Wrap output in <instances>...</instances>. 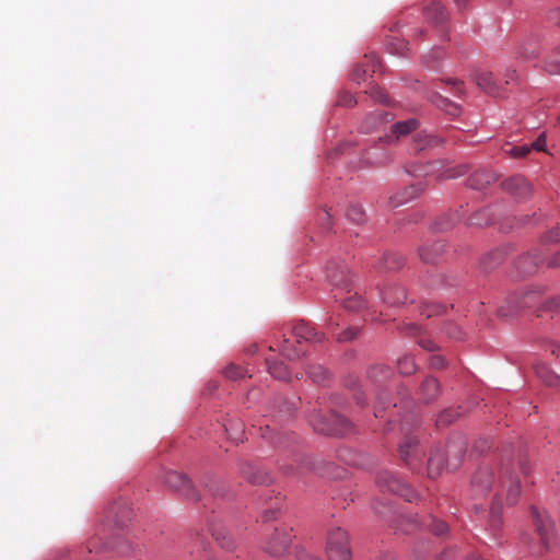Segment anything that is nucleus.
<instances>
[{"label":"nucleus","mask_w":560,"mask_h":560,"mask_svg":"<svg viewBox=\"0 0 560 560\" xmlns=\"http://www.w3.org/2000/svg\"><path fill=\"white\" fill-rule=\"evenodd\" d=\"M397 368L399 370V373L402 375H410L417 369L413 359L409 355H404L399 358L397 361Z\"/></svg>","instance_id":"37"},{"label":"nucleus","mask_w":560,"mask_h":560,"mask_svg":"<svg viewBox=\"0 0 560 560\" xmlns=\"http://www.w3.org/2000/svg\"><path fill=\"white\" fill-rule=\"evenodd\" d=\"M502 186L508 194L518 199L527 198L532 194L530 184L521 175L505 179Z\"/></svg>","instance_id":"12"},{"label":"nucleus","mask_w":560,"mask_h":560,"mask_svg":"<svg viewBox=\"0 0 560 560\" xmlns=\"http://www.w3.org/2000/svg\"><path fill=\"white\" fill-rule=\"evenodd\" d=\"M242 474L250 483L254 485H262L269 480V477L266 472L249 464H246L242 467Z\"/></svg>","instance_id":"24"},{"label":"nucleus","mask_w":560,"mask_h":560,"mask_svg":"<svg viewBox=\"0 0 560 560\" xmlns=\"http://www.w3.org/2000/svg\"><path fill=\"white\" fill-rule=\"evenodd\" d=\"M326 275L332 285L339 287L347 284L349 270L342 261L331 260L326 266Z\"/></svg>","instance_id":"13"},{"label":"nucleus","mask_w":560,"mask_h":560,"mask_svg":"<svg viewBox=\"0 0 560 560\" xmlns=\"http://www.w3.org/2000/svg\"><path fill=\"white\" fill-rule=\"evenodd\" d=\"M430 365L433 369H442V368H444V365H445L444 358L442 355H440V354H433L430 358Z\"/></svg>","instance_id":"52"},{"label":"nucleus","mask_w":560,"mask_h":560,"mask_svg":"<svg viewBox=\"0 0 560 560\" xmlns=\"http://www.w3.org/2000/svg\"><path fill=\"white\" fill-rule=\"evenodd\" d=\"M261 436L264 439H269L273 441L275 444H281L282 443V435L280 433H275L269 424L266 425L265 431L262 432Z\"/></svg>","instance_id":"50"},{"label":"nucleus","mask_w":560,"mask_h":560,"mask_svg":"<svg viewBox=\"0 0 560 560\" xmlns=\"http://www.w3.org/2000/svg\"><path fill=\"white\" fill-rule=\"evenodd\" d=\"M434 535H443L447 530V525L443 521H438L434 517H430L429 524L425 525Z\"/></svg>","instance_id":"43"},{"label":"nucleus","mask_w":560,"mask_h":560,"mask_svg":"<svg viewBox=\"0 0 560 560\" xmlns=\"http://www.w3.org/2000/svg\"><path fill=\"white\" fill-rule=\"evenodd\" d=\"M388 45L390 51L399 56H404L405 52L408 50V43L404 39L394 38L393 42H390Z\"/></svg>","instance_id":"47"},{"label":"nucleus","mask_w":560,"mask_h":560,"mask_svg":"<svg viewBox=\"0 0 560 560\" xmlns=\"http://www.w3.org/2000/svg\"><path fill=\"white\" fill-rule=\"evenodd\" d=\"M299 558H300V560H319L317 557L312 556V555H310V553H304V552H303V553H301V555L299 556Z\"/></svg>","instance_id":"64"},{"label":"nucleus","mask_w":560,"mask_h":560,"mask_svg":"<svg viewBox=\"0 0 560 560\" xmlns=\"http://www.w3.org/2000/svg\"><path fill=\"white\" fill-rule=\"evenodd\" d=\"M269 373L277 380L288 381L290 380V373L287 365L282 361L266 359Z\"/></svg>","instance_id":"25"},{"label":"nucleus","mask_w":560,"mask_h":560,"mask_svg":"<svg viewBox=\"0 0 560 560\" xmlns=\"http://www.w3.org/2000/svg\"><path fill=\"white\" fill-rule=\"evenodd\" d=\"M280 413H284V416H291L293 412V404L284 401L279 410Z\"/></svg>","instance_id":"60"},{"label":"nucleus","mask_w":560,"mask_h":560,"mask_svg":"<svg viewBox=\"0 0 560 560\" xmlns=\"http://www.w3.org/2000/svg\"><path fill=\"white\" fill-rule=\"evenodd\" d=\"M306 373L316 384H322L327 378V371L322 365H310Z\"/></svg>","instance_id":"36"},{"label":"nucleus","mask_w":560,"mask_h":560,"mask_svg":"<svg viewBox=\"0 0 560 560\" xmlns=\"http://www.w3.org/2000/svg\"><path fill=\"white\" fill-rule=\"evenodd\" d=\"M358 331V328L349 327L340 334L336 335V338L340 342L351 341L357 337Z\"/></svg>","instance_id":"49"},{"label":"nucleus","mask_w":560,"mask_h":560,"mask_svg":"<svg viewBox=\"0 0 560 560\" xmlns=\"http://www.w3.org/2000/svg\"><path fill=\"white\" fill-rule=\"evenodd\" d=\"M442 139L438 136L428 133L427 131L418 132L413 138V144L416 151H422L440 145Z\"/></svg>","instance_id":"19"},{"label":"nucleus","mask_w":560,"mask_h":560,"mask_svg":"<svg viewBox=\"0 0 560 560\" xmlns=\"http://www.w3.org/2000/svg\"><path fill=\"white\" fill-rule=\"evenodd\" d=\"M548 266L552 268L560 267V250L548 261Z\"/></svg>","instance_id":"61"},{"label":"nucleus","mask_w":560,"mask_h":560,"mask_svg":"<svg viewBox=\"0 0 560 560\" xmlns=\"http://www.w3.org/2000/svg\"><path fill=\"white\" fill-rule=\"evenodd\" d=\"M225 432L234 443H241L244 440V425L240 421H230L225 425Z\"/></svg>","instance_id":"32"},{"label":"nucleus","mask_w":560,"mask_h":560,"mask_svg":"<svg viewBox=\"0 0 560 560\" xmlns=\"http://www.w3.org/2000/svg\"><path fill=\"white\" fill-rule=\"evenodd\" d=\"M347 218L354 223H362L365 220V213L361 206L352 205L347 210Z\"/></svg>","instance_id":"39"},{"label":"nucleus","mask_w":560,"mask_h":560,"mask_svg":"<svg viewBox=\"0 0 560 560\" xmlns=\"http://www.w3.org/2000/svg\"><path fill=\"white\" fill-rule=\"evenodd\" d=\"M445 456L442 452L435 451L428 459V475L430 478H436L442 470Z\"/></svg>","instance_id":"26"},{"label":"nucleus","mask_w":560,"mask_h":560,"mask_svg":"<svg viewBox=\"0 0 560 560\" xmlns=\"http://www.w3.org/2000/svg\"><path fill=\"white\" fill-rule=\"evenodd\" d=\"M550 243H560V228H555L550 231H548L541 238V247L542 249L546 244Z\"/></svg>","instance_id":"45"},{"label":"nucleus","mask_w":560,"mask_h":560,"mask_svg":"<svg viewBox=\"0 0 560 560\" xmlns=\"http://www.w3.org/2000/svg\"><path fill=\"white\" fill-rule=\"evenodd\" d=\"M445 312V307L439 304L428 303L423 305L421 314L427 318H430L434 315H439Z\"/></svg>","instance_id":"44"},{"label":"nucleus","mask_w":560,"mask_h":560,"mask_svg":"<svg viewBox=\"0 0 560 560\" xmlns=\"http://www.w3.org/2000/svg\"><path fill=\"white\" fill-rule=\"evenodd\" d=\"M518 468H520V471L526 476L528 474V468H527V465H526V460L524 458H521L518 460Z\"/></svg>","instance_id":"63"},{"label":"nucleus","mask_w":560,"mask_h":560,"mask_svg":"<svg viewBox=\"0 0 560 560\" xmlns=\"http://www.w3.org/2000/svg\"><path fill=\"white\" fill-rule=\"evenodd\" d=\"M308 421L315 431L326 435L341 436L349 433L352 428L346 418L332 411L326 413L313 411Z\"/></svg>","instance_id":"4"},{"label":"nucleus","mask_w":560,"mask_h":560,"mask_svg":"<svg viewBox=\"0 0 560 560\" xmlns=\"http://www.w3.org/2000/svg\"><path fill=\"white\" fill-rule=\"evenodd\" d=\"M424 14L430 22L436 25H441L447 20L446 11L440 2H432L427 7Z\"/></svg>","instance_id":"22"},{"label":"nucleus","mask_w":560,"mask_h":560,"mask_svg":"<svg viewBox=\"0 0 560 560\" xmlns=\"http://www.w3.org/2000/svg\"><path fill=\"white\" fill-rule=\"evenodd\" d=\"M280 353L289 360L299 359L303 351L301 349L294 348L288 338H283L281 345L279 346Z\"/></svg>","instance_id":"34"},{"label":"nucleus","mask_w":560,"mask_h":560,"mask_svg":"<svg viewBox=\"0 0 560 560\" xmlns=\"http://www.w3.org/2000/svg\"><path fill=\"white\" fill-rule=\"evenodd\" d=\"M339 103L343 106L350 107L353 106L357 102L351 94L345 93L341 95Z\"/></svg>","instance_id":"53"},{"label":"nucleus","mask_w":560,"mask_h":560,"mask_svg":"<svg viewBox=\"0 0 560 560\" xmlns=\"http://www.w3.org/2000/svg\"><path fill=\"white\" fill-rule=\"evenodd\" d=\"M277 512H278V509L273 508V506H271L270 509L264 511V513L261 514L262 522H268L270 520L276 518Z\"/></svg>","instance_id":"54"},{"label":"nucleus","mask_w":560,"mask_h":560,"mask_svg":"<svg viewBox=\"0 0 560 560\" xmlns=\"http://www.w3.org/2000/svg\"><path fill=\"white\" fill-rule=\"evenodd\" d=\"M377 485L381 489L393 492L411 502L417 498V493L406 485L401 479L390 471H382L377 476Z\"/></svg>","instance_id":"8"},{"label":"nucleus","mask_w":560,"mask_h":560,"mask_svg":"<svg viewBox=\"0 0 560 560\" xmlns=\"http://www.w3.org/2000/svg\"><path fill=\"white\" fill-rule=\"evenodd\" d=\"M424 190V187L421 183L412 184L399 191H397L395 195H393L389 198V202L392 207H399L402 206L417 197H419L422 191Z\"/></svg>","instance_id":"15"},{"label":"nucleus","mask_w":560,"mask_h":560,"mask_svg":"<svg viewBox=\"0 0 560 560\" xmlns=\"http://www.w3.org/2000/svg\"><path fill=\"white\" fill-rule=\"evenodd\" d=\"M382 268L385 270H398L405 264V259L401 255L396 253L385 254L382 258Z\"/></svg>","instance_id":"31"},{"label":"nucleus","mask_w":560,"mask_h":560,"mask_svg":"<svg viewBox=\"0 0 560 560\" xmlns=\"http://www.w3.org/2000/svg\"><path fill=\"white\" fill-rule=\"evenodd\" d=\"M532 150L545 151L546 150V136L541 133L534 142L528 144Z\"/></svg>","instance_id":"51"},{"label":"nucleus","mask_w":560,"mask_h":560,"mask_svg":"<svg viewBox=\"0 0 560 560\" xmlns=\"http://www.w3.org/2000/svg\"><path fill=\"white\" fill-rule=\"evenodd\" d=\"M471 491L476 497L493 492L490 517L492 525L498 526L501 521L502 495L505 494L508 505H514L517 502L521 494L520 477L515 474L511 464L502 465L499 478L495 477L493 469L482 467L471 478Z\"/></svg>","instance_id":"1"},{"label":"nucleus","mask_w":560,"mask_h":560,"mask_svg":"<svg viewBox=\"0 0 560 560\" xmlns=\"http://www.w3.org/2000/svg\"><path fill=\"white\" fill-rule=\"evenodd\" d=\"M419 256H420L421 260H423L424 262H433L434 261V256H432L430 254L429 249L425 247L420 248Z\"/></svg>","instance_id":"55"},{"label":"nucleus","mask_w":560,"mask_h":560,"mask_svg":"<svg viewBox=\"0 0 560 560\" xmlns=\"http://www.w3.org/2000/svg\"><path fill=\"white\" fill-rule=\"evenodd\" d=\"M495 180L497 176L492 172L480 170L469 176L468 186L472 189L481 190Z\"/></svg>","instance_id":"18"},{"label":"nucleus","mask_w":560,"mask_h":560,"mask_svg":"<svg viewBox=\"0 0 560 560\" xmlns=\"http://www.w3.org/2000/svg\"><path fill=\"white\" fill-rule=\"evenodd\" d=\"M466 452V444L463 440L452 441L447 444L446 448V464L448 469L455 470L458 468Z\"/></svg>","instance_id":"16"},{"label":"nucleus","mask_w":560,"mask_h":560,"mask_svg":"<svg viewBox=\"0 0 560 560\" xmlns=\"http://www.w3.org/2000/svg\"><path fill=\"white\" fill-rule=\"evenodd\" d=\"M128 516L129 511L126 506L119 504L118 506L110 508L108 515L106 516V521L102 523L100 530L88 540V551L98 552L109 549L110 545L107 539L108 536L114 532L113 527L115 526L116 528H122L126 525Z\"/></svg>","instance_id":"3"},{"label":"nucleus","mask_w":560,"mask_h":560,"mask_svg":"<svg viewBox=\"0 0 560 560\" xmlns=\"http://www.w3.org/2000/svg\"><path fill=\"white\" fill-rule=\"evenodd\" d=\"M492 222V215L490 214L489 210L482 209L478 212H476L470 219L469 223L472 225H487Z\"/></svg>","instance_id":"38"},{"label":"nucleus","mask_w":560,"mask_h":560,"mask_svg":"<svg viewBox=\"0 0 560 560\" xmlns=\"http://www.w3.org/2000/svg\"><path fill=\"white\" fill-rule=\"evenodd\" d=\"M326 553L329 560H351L349 537L345 529L336 527L328 532Z\"/></svg>","instance_id":"6"},{"label":"nucleus","mask_w":560,"mask_h":560,"mask_svg":"<svg viewBox=\"0 0 560 560\" xmlns=\"http://www.w3.org/2000/svg\"><path fill=\"white\" fill-rule=\"evenodd\" d=\"M459 416V412L453 409H447L441 412L436 419V425H447L452 423L457 417Z\"/></svg>","instance_id":"41"},{"label":"nucleus","mask_w":560,"mask_h":560,"mask_svg":"<svg viewBox=\"0 0 560 560\" xmlns=\"http://www.w3.org/2000/svg\"><path fill=\"white\" fill-rule=\"evenodd\" d=\"M447 83L453 85V90L456 95H462L464 93V83L457 80H448Z\"/></svg>","instance_id":"56"},{"label":"nucleus","mask_w":560,"mask_h":560,"mask_svg":"<svg viewBox=\"0 0 560 560\" xmlns=\"http://www.w3.org/2000/svg\"><path fill=\"white\" fill-rule=\"evenodd\" d=\"M292 335L295 341L301 345L303 341L305 342H320L324 340V334L317 332L314 327L308 324L301 322L298 323L293 329Z\"/></svg>","instance_id":"14"},{"label":"nucleus","mask_w":560,"mask_h":560,"mask_svg":"<svg viewBox=\"0 0 560 560\" xmlns=\"http://www.w3.org/2000/svg\"><path fill=\"white\" fill-rule=\"evenodd\" d=\"M372 96L377 100L378 102L381 103H386L387 102V96L385 95V93L378 89V88H375L373 89L372 91Z\"/></svg>","instance_id":"58"},{"label":"nucleus","mask_w":560,"mask_h":560,"mask_svg":"<svg viewBox=\"0 0 560 560\" xmlns=\"http://www.w3.org/2000/svg\"><path fill=\"white\" fill-rule=\"evenodd\" d=\"M419 345L428 351H435L438 349V346L430 339H421Z\"/></svg>","instance_id":"57"},{"label":"nucleus","mask_w":560,"mask_h":560,"mask_svg":"<svg viewBox=\"0 0 560 560\" xmlns=\"http://www.w3.org/2000/svg\"><path fill=\"white\" fill-rule=\"evenodd\" d=\"M530 515L541 544L544 547L549 548L556 538L555 524L552 520L545 511L541 512L535 506L530 509Z\"/></svg>","instance_id":"9"},{"label":"nucleus","mask_w":560,"mask_h":560,"mask_svg":"<svg viewBox=\"0 0 560 560\" xmlns=\"http://www.w3.org/2000/svg\"><path fill=\"white\" fill-rule=\"evenodd\" d=\"M537 377L548 386H557L560 384V376L555 374L546 364L538 363L534 365Z\"/></svg>","instance_id":"23"},{"label":"nucleus","mask_w":560,"mask_h":560,"mask_svg":"<svg viewBox=\"0 0 560 560\" xmlns=\"http://www.w3.org/2000/svg\"><path fill=\"white\" fill-rule=\"evenodd\" d=\"M292 529L287 526L276 527L267 538L264 549L273 556H282L289 549L292 541Z\"/></svg>","instance_id":"10"},{"label":"nucleus","mask_w":560,"mask_h":560,"mask_svg":"<svg viewBox=\"0 0 560 560\" xmlns=\"http://www.w3.org/2000/svg\"><path fill=\"white\" fill-rule=\"evenodd\" d=\"M213 538L222 546V548L231 549L233 546L232 540L228 537V533L225 530H213Z\"/></svg>","instance_id":"46"},{"label":"nucleus","mask_w":560,"mask_h":560,"mask_svg":"<svg viewBox=\"0 0 560 560\" xmlns=\"http://www.w3.org/2000/svg\"><path fill=\"white\" fill-rule=\"evenodd\" d=\"M435 104L438 107H440L441 109L445 110L446 113H448L451 115L457 114V110H458L457 106L453 102L447 100L446 97L438 95L436 100H435Z\"/></svg>","instance_id":"42"},{"label":"nucleus","mask_w":560,"mask_h":560,"mask_svg":"<svg viewBox=\"0 0 560 560\" xmlns=\"http://www.w3.org/2000/svg\"><path fill=\"white\" fill-rule=\"evenodd\" d=\"M346 293H347V296H345V298H342V296L338 298L337 295H335L336 299L340 300V302L342 303V306L346 310L358 311L361 307H363L364 301L361 296H359L357 294V292L352 295L351 291L347 290Z\"/></svg>","instance_id":"27"},{"label":"nucleus","mask_w":560,"mask_h":560,"mask_svg":"<svg viewBox=\"0 0 560 560\" xmlns=\"http://www.w3.org/2000/svg\"><path fill=\"white\" fill-rule=\"evenodd\" d=\"M366 62L358 65L353 70V78L357 81L365 80L370 72H375L378 67V60L375 56H365Z\"/></svg>","instance_id":"21"},{"label":"nucleus","mask_w":560,"mask_h":560,"mask_svg":"<svg viewBox=\"0 0 560 560\" xmlns=\"http://www.w3.org/2000/svg\"><path fill=\"white\" fill-rule=\"evenodd\" d=\"M516 54L520 58L532 60L538 55V46L534 40L523 42L518 45Z\"/></svg>","instance_id":"28"},{"label":"nucleus","mask_w":560,"mask_h":560,"mask_svg":"<svg viewBox=\"0 0 560 560\" xmlns=\"http://www.w3.org/2000/svg\"><path fill=\"white\" fill-rule=\"evenodd\" d=\"M418 121L416 119H408L406 121H398L392 126V132L396 139L401 136H406L411 131L416 130Z\"/></svg>","instance_id":"29"},{"label":"nucleus","mask_w":560,"mask_h":560,"mask_svg":"<svg viewBox=\"0 0 560 560\" xmlns=\"http://www.w3.org/2000/svg\"><path fill=\"white\" fill-rule=\"evenodd\" d=\"M538 304H541L538 316H541L542 312H560V295L541 303L540 292L538 290H528L506 300L498 310V315L501 317L513 316L523 308H532Z\"/></svg>","instance_id":"2"},{"label":"nucleus","mask_w":560,"mask_h":560,"mask_svg":"<svg viewBox=\"0 0 560 560\" xmlns=\"http://www.w3.org/2000/svg\"><path fill=\"white\" fill-rule=\"evenodd\" d=\"M545 249L536 247L517 259L516 268L522 276L533 275L545 260Z\"/></svg>","instance_id":"11"},{"label":"nucleus","mask_w":560,"mask_h":560,"mask_svg":"<svg viewBox=\"0 0 560 560\" xmlns=\"http://www.w3.org/2000/svg\"><path fill=\"white\" fill-rule=\"evenodd\" d=\"M502 153L513 159H523L530 152L528 144L512 145L506 143L502 147Z\"/></svg>","instance_id":"33"},{"label":"nucleus","mask_w":560,"mask_h":560,"mask_svg":"<svg viewBox=\"0 0 560 560\" xmlns=\"http://www.w3.org/2000/svg\"><path fill=\"white\" fill-rule=\"evenodd\" d=\"M406 172L415 177L436 176L441 179L457 178L466 174V165L446 167L443 161H434L428 164L411 163L406 166Z\"/></svg>","instance_id":"5"},{"label":"nucleus","mask_w":560,"mask_h":560,"mask_svg":"<svg viewBox=\"0 0 560 560\" xmlns=\"http://www.w3.org/2000/svg\"><path fill=\"white\" fill-rule=\"evenodd\" d=\"M205 549H206V546H205L203 541H202V540H200V541L198 542V547H197V549H195V548H194V549H191L190 553H191L192 556H195V555H196V557L198 558V560H202V558H201V557H199V555H198V553H199V551H200V550L205 551Z\"/></svg>","instance_id":"62"},{"label":"nucleus","mask_w":560,"mask_h":560,"mask_svg":"<svg viewBox=\"0 0 560 560\" xmlns=\"http://www.w3.org/2000/svg\"><path fill=\"white\" fill-rule=\"evenodd\" d=\"M421 395L425 401H430L438 396L439 393V383L433 377H428L421 385Z\"/></svg>","instance_id":"30"},{"label":"nucleus","mask_w":560,"mask_h":560,"mask_svg":"<svg viewBox=\"0 0 560 560\" xmlns=\"http://www.w3.org/2000/svg\"><path fill=\"white\" fill-rule=\"evenodd\" d=\"M474 80L476 84L489 95L499 96L501 94L491 72L477 71L474 75Z\"/></svg>","instance_id":"17"},{"label":"nucleus","mask_w":560,"mask_h":560,"mask_svg":"<svg viewBox=\"0 0 560 560\" xmlns=\"http://www.w3.org/2000/svg\"><path fill=\"white\" fill-rule=\"evenodd\" d=\"M418 444V440L413 435H407L405 441L399 445V454L401 459L407 460L409 455V451L416 447Z\"/></svg>","instance_id":"40"},{"label":"nucleus","mask_w":560,"mask_h":560,"mask_svg":"<svg viewBox=\"0 0 560 560\" xmlns=\"http://www.w3.org/2000/svg\"><path fill=\"white\" fill-rule=\"evenodd\" d=\"M163 482L172 490L180 493L191 501L200 500L198 491L195 489L190 479L183 472L170 470L163 477Z\"/></svg>","instance_id":"7"},{"label":"nucleus","mask_w":560,"mask_h":560,"mask_svg":"<svg viewBox=\"0 0 560 560\" xmlns=\"http://www.w3.org/2000/svg\"><path fill=\"white\" fill-rule=\"evenodd\" d=\"M382 409H385V400H384V399H383V397L380 395V396L377 397V404H376V406H375V411H374V416H375L376 418L382 417V415H381Z\"/></svg>","instance_id":"59"},{"label":"nucleus","mask_w":560,"mask_h":560,"mask_svg":"<svg viewBox=\"0 0 560 560\" xmlns=\"http://www.w3.org/2000/svg\"><path fill=\"white\" fill-rule=\"evenodd\" d=\"M224 375L226 378L237 380L245 375V371L238 365L231 364L224 370Z\"/></svg>","instance_id":"48"},{"label":"nucleus","mask_w":560,"mask_h":560,"mask_svg":"<svg viewBox=\"0 0 560 560\" xmlns=\"http://www.w3.org/2000/svg\"><path fill=\"white\" fill-rule=\"evenodd\" d=\"M368 375L374 382H382L390 376V370L385 365H374L369 370Z\"/></svg>","instance_id":"35"},{"label":"nucleus","mask_w":560,"mask_h":560,"mask_svg":"<svg viewBox=\"0 0 560 560\" xmlns=\"http://www.w3.org/2000/svg\"><path fill=\"white\" fill-rule=\"evenodd\" d=\"M383 300L389 305H402L407 302V293L402 287L395 285L383 292Z\"/></svg>","instance_id":"20"}]
</instances>
